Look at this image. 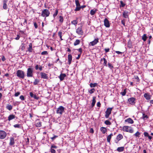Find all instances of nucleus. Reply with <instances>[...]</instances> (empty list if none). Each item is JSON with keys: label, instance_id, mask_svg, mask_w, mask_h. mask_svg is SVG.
Instances as JSON below:
<instances>
[{"label": "nucleus", "instance_id": "nucleus-1", "mask_svg": "<svg viewBox=\"0 0 153 153\" xmlns=\"http://www.w3.org/2000/svg\"><path fill=\"white\" fill-rule=\"evenodd\" d=\"M16 75L19 78L24 79L25 76V72L22 70H18L16 71Z\"/></svg>", "mask_w": 153, "mask_h": 153}, {"label": "nucleus", "instance_id": "nucleus-2", "mask_svg": "<svg viewBox=\"0 0 153 153\" xmlns=\"http://www.w3.org/2000/svg\"><path fill=\"white\" fill-rule=\"evenodd\" d=\"M50 12L48 9H45L42 10L41 16L45 18L49 16L50 15Z\"/></svg>", "mask_w": 153, "mask_h": 153}, {"label": "nucleus", "instance_id": "nucleus-3", "mask_svg": "<svg viewBox=\"0 0 153 153\" xmlns=\"http://www.w3.org/2000/svg\"><path fill=\"white\" fill-rule=\"evenodd\" d=\"M122 130L124 131L129 132L130 133L133 132V130L130 126H124L123 127Z\"/></svg>", "mask_w": 153, "mask_h": 153}, {"label": "nucleus", "instance_id": "nucleus-4", "mask_svg": "<svg viewBox=\"0 0 153 153\" xmlns=\"http://www.w3.org/2000/svg\"><path fill=\"white\" fill-rule=\"evenodd\" d=\"M33 69L31 68H27V76L28 77H32L33 76Z\"/></svg>", "mask_w": 153, "mask_h": 153}, {"label": "nucleus", "instance_id": "nucleus-5", "mask_svg": "<svg viewBox=\"0 0 153 153\" xmlns=\"http://www.w3.org/2000/svg\"><path fill=\"white\" fill-rule=\"evenodd\" d=\"M65 111V108L63 106H60L57 109L56 113L57 114H59L62 115Z\"/></svg>", "mask_w": 153, "mask_h": 153}, {"label": "nucleus", "instance_id": "nucleus-6", "mask_svg": "<svg viewBox=\"0 0 153 153\" xmlns=\"http://www.w3.org/2000/svg\"><path fill=\"white\" fill-rule=\"evenodd\" d=\"M80 26L76 30V33L79 35H82L83 34V31L82 30V24H79Z\"/></svg>", "mask_w": 153, "mask_h": 153}, {"label": "nucleus", "instance_id": "nucleus-7", "mask_svg": "<svg viewBox=\"0 0 153 153\" xmlns=\"http://www.w3.org/2000/svg\"><path fill=\"white\" fill-rule=\"evenodd\" d=\"M113 108H107L106 111L105 112V117L108 118L109 117V116L111 114V111Z\"/></svg>", "mask_w": 153, "mask_h": 153}, {"label": "nucleus", "instance_id": "nucleus-8", "mask_svg": "<svg viewBox=\"0 0 153 153\" xmlns=\"http://www.w3.org/2000/svg\"><path fill=\"white\" fill-rule=\"evenodd\" d=\"M7 133L4 131L0 130V139H4L7 136Z\"/></svg>", "mask_w": 153, "mask_h": 153}, {"label": "nucleus", "instance_id": "nucleus-9", "mask_svg": "<svg viewBox=\"0 0 153 153\" xmlns=\"http://www.w3.org/2000/svg\"><path fill=\"white\" fill-rule=\"evenodd\" d=\"M57 148V147L54 144H52L50 149V152L51 153H56V151L54 149H56Z\"/></svg>", "mask_w": 153, "mask_h": 153}, {"label": "nucleus", "instance_id": "nucleus-10", "mask_svg": "<svg viewBox=\"0 0 153 153\" xmlns=\"http://www.w3.org/2000/svg\"><path fill=\"white\" fill-rule=\"evenodd\" d=\"M75 2L76 7L74 10V11H77L80 10V5L79 0H75Z\"/></svg>", "mask_w": 153, "mask_h": 153}, {"label": "nucleus", "instance_id": "nucleus-11", "mask_svg": "<svg viewBox=\"0 0 153 153\" xmlns=\"http://www.w3.org/2000/svg\"><path fill=\"white\" fill-rule=\"evenodd\" d=\"M136 99L134 97H131L128 99V102L131 105H134L135 103Z\"/></svg>", "mask_w": 153, "mask_h": 153}, {"label": "nucleus", "instance_id": "nucleus-12", "mask_svg": "<svg viewBox=\"0 0 153 153\" xmlns=\"http://www.w3.org/2000/svg\"><path fill=\"white\" fill-rule=\"evenodd\" d=\"M104 25L105 26L107 27H109L110 26V23H109V21L108 20L105 18L104 21Z\"/></svg>", "mask_w": 153, "mask_h": 153}, {"label": "nucleus", "instance_id": "nucleus-13", "mask_svg": "<svg viewBox=\"0 0 153 153\" xmlns=\"http://www.w3.org/2000/svg\"><path fill=\"white\" fill-rule=\"evenodd\" d=\"M98 39H94V41L89 43V46H93L96 44L98 42Z\"/></svg>", "mask_w": 153, "mask_h": 153}, {"label": "nucleus", "instance_id": "nucleus-14", "mask_svg": "<svg viewBox=\"0 0 153 153\" xmlns=\"http://www.w3.org/2000/svg\"><path fill=\"white\" fill-rule=\"evenodd\" d=\"M40 74L42 78L47 79H48V76L47 74L44 72H40Z\"/></svg>", "mask_w": 153, "mask_h": 153}, {"label": "nucleus", "instance_id": "nucleus-15", "mask_svg": "<svg viewBox=\"0 0 153 153\" xmlns=\"http://www.w3.org/2000/svg\"><path fill=\"white\" fill-rule=\"evenodd\" d=\"M143 96L147 100H150L151 97V96L149 94V93H145L144 94Z\"/></svg>", "mask_w": 153, "mask_h": 153}, {"label": "nucleus", "instance_id": "nucleus-16", "mask_svg": "<svg viewBox=\"0 0 153 153\" xmlns=\"http://www.w3.org/2000/svg\"><path fill=\"white\" fill-rule=\"evenodd\" d=\"M32 46V43H30L29 44V47L27 48V51H28L29 52H32L33 50Z\"/></svg>", "mask_w": 153, "mask_h": 153}, {"label": "nucleus", "instance_id": "nucleus-17", "mask_svg": "<svg viewBox=\"0 0 153 153\" xmlns=\"http://www.w3.org/2000/svg\"><path fill=\"white\" fill-rule=\"evenodd\" d=\"M43 67H42L41 65H36L35 67V69L36 70L39 69L40 71H41L42 70V68Z\"/></svg>", "mask_w": 153, "mask_h": 153}, {"label": "nucleus", "instance_id": "nucleus-18", "mask_svg": "<svg viewBox=\"0 0 153 153\" xmlns=\"http://www.w3.org/2000/svg\"><path fill=\"white\" fill-rule=\"evenodd\" d=\"M66 76V75L65 74L61 73L59 76V78L60 81L63 80L65 78Z\"/></svg>", "mask_w": 153, "mask_h": 153}, {"label": "nucleus", "instance_id": "nucleus-19", "mask_svg": "<svg viewBox=\"0 0 153 153\" xmlns=\"http://www.w3.org/2000/svg\"><path fill=\"white\" fill-rule=\"evenodd\" d=\"M8 0H3V8L4 10H7V4Z\"/></svg>", "mask_w": 153, "mask_h": 153}, {"label": "nucleus", "instance_id": "nucleus-20", "mask_svg": "<svg viewBox=\"0 0 153 153\" xmlns=\"http://www.w3.org/2000/svg\"><path fill=\"white\" fill-rule=\"evenodd\" d=\"M125 122H127L128 123L133 124L134 123L133 120L130 118H128L125 120Z\"/></svg>", "mask_w": 153, "mask_h": 153}, {"label": "nucleus", "instance_id": "nucleus-21", "mask_svg": "<svg viewBox=\"0 0 153 153\" xmlns=\"http://www.w3.org/2000/svg\"><path fill=\"white\" fill-rule=\"evenodd\" d=\"M19 34L21 37L24 38H25L26 36V34L25 33V32L23 31H19Z\"/></svg>", "mask_w": 153, "mask_h": 153}, {"label": "nucleus", "instance_id": "nucleus-22", "mask_svg": "<svg viewBox=\"0 0 153 153\" xmlns=\"http://www.w3.org/2000/svg\"><path fill=\"white\" fill-rule=\"evenodd\" d=\"M15 143L14 139L13 137H11L10 138V142L9 145L10 146H13Z\"/></svg>", "mask_w": 153, "mask_h": 153}, {"label": "nucleus", "instance_id": "nucleus-23", "mask_svg": "<svg viewBox=\"0 0 153 153\" xmlns=\"http://www.w3.org/2000/svg\"><path fill=\"white\" fill-rule=\"evenodd\" d=\"M96 97H93L92 102L91 104V106L92 107H94V106L95 105V103L96 102Z\"/></svg>", "mask_w": 153, "mask_h": 153}, {"label": "nucleus", "instance_id": "nucleus-24", "mask_svg": "<svg viewBox=\"0 0 153 153\" xmlns=\"http://www.w3.org/2000/svg\"><path fill=\"white\" fill-rule=\"evenodd\" d=\"M100 130L103 134H105L107 131L106 128L103 127L100 128Z\"/></svg>", "mask_w": 153, "mask_h": 153}, {"label": "nucleus", "instance_id": "nucleus-25", "mask_svg": "<svg viewBox=\"0 0 153 153\" xmlns=\"http://www.w3.org/2000/svg\"><path fill=\"white\" fill-rule=\"evenodd\" d=\"M68 64L69 65H70L72 60V56L71 54L68 55Z\"/></svg>", "mask_w": 153, "mask_h": 153}, {"label": "nucleus", "instance_id": "nucleus-26", "mask_svg": "<svg viewBox=\"0 0 153 153\" xmlns=\"http://www.w3.org/2000/svg\"><path fill=\"white\" fill-rule=\"evenodd\" d=\"M15 117V115L12 114L10 115L8 117V120L9 121L14 119Z\"/></svg>", "mask_w": 153, "mask_h": 153}, {"label": "nucleus", "instance_id": "nucleus-27", "mask_svg": "<svg viewBox=\"0 0 153 153\" xmlns=\"http://www.w3.org/2000/svg\"><path fill=\"white\" fill-rule=\"evenodd\" d=\"M123 17L126 18L128 17V12L127 11H124L123 14Z\"/></svg>", "mask_w": 153, "mask_h": 153}, {"label": "nucleus", "instance_id": "nucleus-28", "mask_svg": "<svg viewBox=\"0 0 153 153\" xmlns=\"http://www.w3.org/2000/svg\"><path fill=\"white\" fill-rule=\"evenodd\" d=\"M113 135V134L112 133H111L107 136V140L108 142L110 143L111 139V137Z\"/></svg>", "mask_w": 153, "mask_h": 153}, {"label": "nucleus", "instance_id": "nucleus-29", "mask_svg": "<svg viewBox=\"0 0 153 153\" xmlns=\"http://www.w3.org/2000/svg\"><path fill=\"white\" fill-rule=\"evenodd\" d=\"M97 10V9H92L91 10L90 13V14L92 16L94 15Z\"/></svg>", "mask_w": 153, "mask_h": 153}, {"label": "nucleus", "instance_id": "nucleus-30", "mask_svg": "<svg viewBox=\"0 0 153 153\" xmlns=\"http://www.w3.org/2000/svg\"><path fill=\"white\" fill-rule=\"evenodd\" d=\"M123 136L122 134H119L117 136L116 139L118 140V141H119L122 139L123 138Z\"/></svg>", "mask_w": 153, "mask_h": 153}, {"label": "nucleus", "instance_id": "nucleus-31", "mask_svg": "<svg viewBox=\"0 0 153 153\" xmlns=\"http://www.w3.org/2000/svg\"><path fill=\"white\" fill-rule=\"evenodd\" d=\"M124 149V147H118L117 149V151L118 152H123Z\"/></svg>", "mask_w": 153, "mask_h": 153}, {"label": "nucleus", "instance_id": "nucleus-32", "mask_svg": "<svg viewBox=\"0 0 153 153\" xmlns=\"http://www.w3.org/2000/svg\"><path fill=\"white\" fill-rule=\"evenodd\" d=\"M6 108L9 111H10L13 108V106L10 105L8 104L6 106Z\"/></svg>", "mask_w": 153, "mask_h": 153}, {"label": "nucleus", "instance_id": "nucleus-33", "mask_svg": "<svg viewBox=\"0 0 153 153\" xmlns=\"http://www.w3.org/2000/svg\"><path fill=\"white\" fill-rule=\"evenodd\" d=\"M98 85V84L97 83H91L90 84V87L91 88H94Z\"/></svg>", "mask_w": 153, "mask_h": 153}, {"label": "nucleus", "instance_id": "nucleus-34", "mask_svg": "<svg viewBox=\"0 0 153 153\" xmlns=\"http://www.w3.org/2000/svg\"><path fill=\"white\" fill-rule=\"evenodd\" d=\"M58 13V10L56 9L55 10V12L53 15V16L55 18L57 15Z\"/></svg>", "mask_w": 153, "mask_h": 153}, {"label": "nucleus", "instance_id": "nucleus-35", "mask_svg": "<svg viewBox=\"0 0 153 153\" xmlns=\"http://www.w3.org/2000/svg\"><path fill=\"white\" fill-rule=\"evenodd\" d=\"M39 80L38 79H35L33 82V84L34 85H36L39 82Z\"/></svg>", "mask_w": 153, "mask_h": 153}, {"label": "nucleus", "instance_id": "nucleus-36", "mask_svg": "<svg viewBox=\"0 0 153 153\" xmlns=\"http://www.w3.org/2000/svg\"><path fill=\"white\" fill-rule=\"evenodd\" d=\"M13 127L15 128H20L21 127V125L19 124H16L13 125Z\"/></svg>", "mask_w": 153, "mask_h": 153}, {"label": "nucleus", "instance_id": "nucleus-37", "mask_svg": "<svg viewBox=\"0 0 153 153\" xmlns=\"http://www.w3.org/2000/svg\"><path fill=\"white\" fill-rule=\"evenodd\" d=\"M42 123L40 121H37L36 124V126L37 127H40L42 126Z\"/></svg>", "mask_w": 153, "mask_h": 153}, {"label": "nucleus", "instance_id": "nucleus-38", "mask_svg": "<svg viewBox=\"0 0 153 153\" xmlns=\"http://www.w3.org/2000/svg\"><path fill=\"white\" fill-rule=\"evenodd\" d=\"M103 60L104 61V63L103 64L105 66H107V61L106 59L105 58H103L102 59H101V60Z\"/></svg>", "mask_w": 153, "mask_h": 153}, {"label": "nucleus", "instance_id": "nucleus-39", "mask_svg": "<svg viewBox=\"0 0 153 153\" xmlns=\"http://www.w3.org/2000/svg\"><path fill=\"white\" fill-rule=\"evenodd\" d=\"M64 20V19L63 16H59V22L61 23H62L63 22Z\"/></svg>", "mask_w": 153, "mask_h": 153}, {"label": "nucleus", "instance_id": "nucleus-40", "mask_svg": "<svg viewBox=\"0 0 153 153\" xmlns=\"http://www.w3.org/2000/svg\"><path fill=\"white\" fill-rule=\"evenodd\" d=\"M128 46L129 48H132V42L130 39L128 42Z\"/></svg>", "mask_w": 153, "mask_h": 153}, {"label": "nucleus", "instance_id": "nucleus-41", "mask_svg": "<svg viewBox=\"0 0 153 153\" xmlns=\"http://www.w3.org/2000/svg\"><path fill=\"white\" fill-rule=\"evenodd\" d=\"M78 22V21L77 19H76L75 20H74L71 22V23L72 24L74 25H76L77 24Z\"/></svg>", "mask_w": 153, "mask_h": 153}, {"label": "nucleus", "instance_id": "nucleus-42", "mask_svg": "<svg viewBox=\"0 0 153 153\" xmlns=\"http://www.w3.org/2000/svg\"><path fill=\"white\" fill-rule=\"evenodd\" d=\"M95 91V89L94 88H92L91 90L88 91V92L90 94H92L94 93Z\"/></svg>", "mask_w": 153, "mask_h": 153}, {"label": "nucleus", "instance_id": "nucleus-43", "mask_svg": "<svg viewBox=\"0 0 153 153\" xmlns=\"http://www.w3.org/2000/svg\"><path fill=\"white\" fill-rule=\"evenodd\" d=\"M80 41L78 39H76L75 42L74 43V45L75 46L76 45L79 44Z\"/></svg>", "mask_w": 153, "mask_h": 153}, {"label": "nucleus", "instance_id": "nucleus-44", "mask_svg": "<svg viewBox=\"0 0 153 153\" xmlns=\"http://www.w3.org/2000/svg\"><path fill=\"white\" fill-rule=\"evenodd\" d=\"M104 123L106 125H111V122L108 120H106L105 121Z\"/></svg>", "mask_w": 153, "mask_h": 153}, {"label": "nucleus", "instance_id": "nucleus-45", "mask_svg": "<svg viewBox=\"0 0 153 153\" xmlns=\"http://www.w3.org/2000/svg\"><path fill=\"white\" fill-rule=\"evenodd\" d=\"M53 136L52 137H51V139L52 140V141H53L56 138L58 137V136L54 134H53Z\"/></svg>", "mask_w": 153, "mask_h": 153}, {"label": "nucleus", "instance_id": "nucleus-46", "mask_svg": "<svg viewBox=\"0 0 153 153\" xmlns=\"http://www.w3.org/2000/svg\"><path fill=\"white\" fill-rule=\"evenodd\" d=\"M149 117L147 115H146L144 113L143 114V116L142 118L145 120V118H148Z\"/></svg>", "mask_w": 153, "mask_h": 153}, {"label": "nucleus", "instance_id": "nucleus-47", "mask_svg": "<svg viewBox=\"0 0 153 153\" xmlns=\"http://www.w3.org/2000/svg\"><path fill=\"white\" fill-rule=\"evenodd\" d=\"M140 135V133L138 131H137L136 133H135L134 134V136H135L136 137H139Z\"/></svg>", "mask_w": 153, "mask_h": 153}, {"label": "nucleus", "instance_id": "nucleus-48", "mask_svg": "<svg viewBox=\"0 0 153 153\" xmlns=\"http://www.w3.org/2000/svg\"><path fill=\"white\" fill-rule=\"evenodd\" d=\"M21 49L22 50H24L25 47L26 46H25V44H24L23 43H22L21 45Z\"/></svg>", "mask_w": 153, "mask_h": 153}, {"label": "nucleus", "instance_id": "nucleus-49", "mask_svg": "<svg viewBox=\"0 0 153 153\" xmlns=\"http://www.w3.org/2000/svg\"><path fill=\"white\" fill-rule=\"evenodd\" d=\"M120 7H124L125 6L126 4L124 3L122 1H120Z\"/></svg>", "mask_w": 153, "mask_h": 153}, {"label": "nucleus", "instance_id": "nucleus-50", "mask_svg": "<svg viewBox=\"0 0 153 153\" xmlns=\"http://www.w3.org/2000/svg\"><path fill=\"white\" fill-rule=\"evenodd\" d=\"M126 89H124V91L123 92H121L120 93V94L123 96H124L125 95L126 93Z\"/></svg>", "mask_w": 153, "mask_h": 153}, {"label": "nucleus", "instance_id": "nucleus-51", "mask_svg": "<svg viewBox=\"0 0 153 153\" xmlns=\"http://www.w3.org/2000/svg\"><path fill=\"white\" fill-rule=\"evenodd\" d=\"M108 67L111 69H112L113 68V66L110 63H108Z\"/></svg>", "mask_w": 153, "mask_h": 153}, {"label": "nucleus", "instance_id": "nucleus-52", "mask_svg": "<svg viewBox=\"0 0 153 153\" xmlns=\"http://www.w3.org/2000/svg\"><path fill=\"white\" fill-rule=\"evenodd\" d=\"M33 25L35 29H37L38 28V25L36 22H33Z\"/></svg>", "mask_w": 153, "mask_h": 153}, {"label": "nucleus", "instance_id": "nucleus-53", "mask_svg": "<svg viewBox=\"0 0 153 153\" xmlns=\"http://www.w3.org/2000/svg\"><path fill=\"white\" fill-rule=\"evenodd\" d=\"M42 55H45L48 54V53L47 51H44L42 52L41 53Z\"/></svg>", "mask_w": 153, "mask_h": 153}, {"label": "nucleus", "instance_id": "nucleus-54", "mask_svg": "<svg viewBox=\"0 0 153 153\" xmlns=\"http://www.w3.org/2000/svg\"><path fill=\"white\" fill-rule=\"evenodd\" d=\"M62 33L61 31H59L58 32V36H59L60 38H62Z\"/></svg>", "mask_w": 153, "mask_h": 153}, {"label": "nucleus", "instance_id": "nucleus-55", "mask_svg": "<svg viewBox=\"0 0 153 153\" xmlns=\"http://www.w3.org/2000/svg\"><path fill=\"white\" fill-rule=\"evenodd\" d=\"M20 94V93L19 92H17L16 93L14 94V96L15 97H18V96Z\"/></svg>", "mask_w": 153, "mask_h": 153}, {"label": "nucleus", "instance_id": "nucleus-56", "mask_svg": "<svg viewBox=\"0 0 153 153\" xmlns=\"http://www.w3.org/2000/svg\"><path fill=\"white\" fill-rule=\"evenodd\" d=\"M19 98L21 100H25V98H24V96L23 95H21L20 96Z\"/></svg>", "mask_w": 153, "mask_h": 153}, {"label": "nucleus", "instance_id": "nucleus-57", "mask_svg": "<svg viewBox=\"0 0 153 153\" xmlns=\"http://www.w3.org/2000/svg\"><path fill=\"white\" fill-rule=\"evenodd\" d=\"M33 98H34V99L38 100L39 99V98L38 96H37L35 94H34Z\"/></svg>", "mask_w": 153, "mask_h": 153}, {"label": "nucleus", "instance_id": "nucleus-58", "mask_svg": "<svg viewBox=\"0 0 153 153\" xmlns=\"http://www.w3.org/2000/svg\"><path fill=\"white\" fill-rule=\"evenodd\" d=\"M134 78L135 79L137 80V81L139 82L140 81V79L139 78L138 76H134Z\"/></svg>", "mask_w": 153, "mask_h": 153}, {"label": "nucleus", "instance_id": "nucleus-59", "mask_svg": "<svg viewBox=\"0 0 153 153\" xmlns=\"http://www.w3.org/2000/svg\"><path fill=\"white\" fill-rule=\"evenodd\" d=\"M145 137H148L149 135L148 133L147 132H144L143 133Z\"/></svg>", "mask_w": 153, "mask_h": 153}, {"label": "nucleus", "instance_id": "nucleus-60", "mask_svg": "<svg viewBox=\"0 0 153 153\" xmlns=\"http://www.w3.org/2000/svg\"><path fill=\"white\" fill-rule=\"evenodd\" d=\"M76 50L78 51L79 52H80V53H81V54L82 51V48H79V49H77Z\"/></svg>", "mask_w": 153, "mask_h": 153}, {"label": "nucleus", "instance_id": "nucleus-61", "mask_svg": "<svg viewBox=\"0 0 153 153\" xmlns=\"http://www.w3.org/2000/svg\"><path fill=\"white\" fill-rule=\"evenodd\" d=\"M121 23L124 26H125V20L124 19L122 20L121 21Z\"/></svg>", "mask_w": 153, "mask_h": 153}, {"label": "nucleus", "instance_id": "nucleus-62", "mask_svg": "<svg viewBox=\"0 0 153 153\" xmlns=\"http://www.w3.org/2000/svg\"><path fill=\"white\" fill-rule=\"evenodd\" d=\"M30 95L31 97L33 98L34 94H33L32 92H30Z\"/></svg>", "mask_w": 153, "mask_h": 153}, {"label": "nucleus", "instance_id": "nucleus-63", "mask_svg": "<svg viewBox=\"0 0 153 153\" xmlns=\"http://www.w3.org/2000/svg\"><path fill=\"white\" fill-rule=\"evenodd\" d=\"M101 103L100 102H98L97 103V106L98 107H100L101 106Z\"/></svg>", "mask_w": 153, "mask_h": 153}, {"label": "nucleus", "instance_id": "nucleus-64", "mask_svg": "<svg viewBox=\"0 0 153 153\" xmlns=\"http://www.w3.org/2000/svg\"><path fill=\"white\" fill-rule=\"evenodd\" d=\"M142 38L143 39H146L147 38V37L146 36V34H144L142 36Z\"/></svg>", "mask_w": 153, "mask_h": 153}]
</instances>
